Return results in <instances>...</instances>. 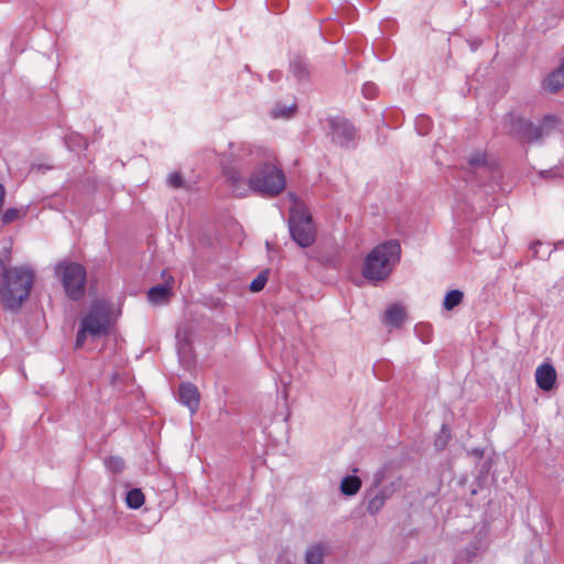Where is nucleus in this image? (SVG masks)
<instances>
[{
    "mask_svg": "<svg viewBox=\"0 0 564 564\" xmlns=\"http://www.w3.org/2000/svg\"><path fill=\"white\" fill-rule=\"evenodd\" d=\"M225 182L232 195L250 192L276 196L285 188V175L275 164L273 151L247 142H230L220 159Z\"/></svg>",
    "mask_w": 564,
    "mask_h": 564,
    "instance_id": "nucleus-1",
    "label": "nucleus"
},
{
    "mask_svg": "<svg viewBox=\"0 0 564 564\" xmlns=\"http://www.w3.org/2000/svg\"><path fill=\"white\" fill-rule=\"evenodd\" d=\"M401 259V246L397 239H390L377 245L365 258L362 264L364 278L378 283L387 280Z\"/></svg>",
    "mask_w": 564,
    "mask_h": 564,
    "instance_id": "nucleus-2",
    "label": "nucleus"
},
{
    "mask_svg": "<svg viewBox=\"0 0 564 564\" xmlns=\"http://www.w3.org/2000/svg\"><path fill=\"white\" fill-rule=\"evenodd\" d=\"M34 280L35 273L28 265L7 268L0 283L3 306L10 311L19 310L29 297Z\"/></svg>",
    "mask_w": 564,
    "mask_h": 564,
    "instance_id": "nucleus-3",
    "label": "nucleus"
},
{
    "mask_svg": "<svg viewBox=\"0 0 564 564\" xmlns=\"http://www.w3.org/2000/svg\"><path fill=\"white\" fill-rule=\"evenodd\" d=\"M54 272L61 279L65 293L70 300L78 301L84 296L87 274L82 264L61 261L55 265Z\"/></svg>",
    "mask_w": 564,
    "mask_h": 564,
    "instance_id": "nucleus-4",
    "label": "nucleus"
},
{
    "mask_svg": "<svg viewBox=\"0 0 564 564\" xmlns=\"http://www.w3.org/2000/svg\"><path fill=\"white\" fill-rule=\"evenodd\" d=\"M289 230L292 239L301 247L307 248L315 242L316 229L311 214L303 208H291Z\"/></svg>",
    "mask_w": 564,
    "mask_h": 564,
    "instance_id": "nucleus-5",
    "label": "nucleus"
},
{
    "mask_svg": "<svg viewBox=\"0 0 564 564\" xmlns=\"http://www.w3.org/2000/svg\"><path fill=\"white\" fill-rule=\"evenodd\" d=\"M375 486L377 488L381 487V489L368 501L367 511L370 514H376L381 510L388 498V494H393L395 490L402 488V480L397 473L387 468L377 474Z\"/></svg>",
    "mask_w": 564,
    "mask_h": 564,
    "instance_id": "nucleus-6",
    "label": "nucleus"
},
{
    "mask_svg": "<svg viewBox=\"0 0 564 564\" xmlns=\"http://www.w3.org/2000/svg\"><path fill=\"white\" fill-rule=\"evenodd\" d=\"M80 324L93 337L106 335L110 324V311L108 305L101 301L94 302L88 313L82 318Z\"/></svg>",
    "mask_w": 564,
    "mask_h": 564,
    "instance_id": "nucleus-7",
    "label": "nucleus"
},
{
    "mask_svg": "<svg viewBox=\"0 0 564 564\" xmlns=\"http://www.w3.org/2000/svg\"><path fill=\"white\" fill-rule=\"evenodd\" d=\"M328 135L332 141L341 148H355L356 129L354 124L345 118L333 117L327 120Z\"/></svg>",
    "mask_w": 564,
    "mask_h": 564,
    "instance_id": "nucleus-8",
    "label": "nucleus"
},
{
    "mask_svg": "<svg viewBox=\"0 0 564 564\" xmlns=\"http://www.w3.org/2000/svg\"><path fill=\"white\" fill-rule=\"evenodd\" d=\"M554 123L555 119L551 117L545 118L539 126H534L523 119H518L514 122L511 132L520 134L522 139L528 142L539 141L549 132Z\"/></svg>",
    "mask_w": 564,
    "mask_h": 564,
    "instance_id": "nucleus-9",
    "label": "nucleus"
},
{
    "mask_svg": "<svg viewBox=\"0 0 564 564\" xmlns=\"http://www.w3.org/2000/svg\"><path fill=\"white\" fill-rule=\"evenodd\" d=\"M200 394L192 382H182L178 387V402L186 406L192 414L199 408Z\"/></svg>",
    "mask_w": 564,
    "mask_h": 564,
    "instance_id": "nucleus-10",
    "label": "nucleus"
},
{
    "mask_svg": "<svg viewBox=\"0 0 564 564\" xmlns=\"http://www.w3.org/2000/svg\"><path fill=\"white\" fill-rule=\"evenodd\" d=\"M556 380L555 368L550 364H542L535 370V381L540 389L550 391L553 389Z\"/></svg>",
    "mask_w": 564,
    "mask_h": 564,
    "instance_id": "nucleus-11",
    "label": "nucleus"
},
{
    "mask_svg": "<svg viewBox=\"0 0 564 564\" xmlns=\"http://www.w3.org/2000/svg\"><path fill=\"white\" fill-rule=\"evenodd\" d=\"M542 88L549 93H557L564 88V62L561 59L560 65L553 69L542 80Z\"/></svg>",
    "mask_w": 564,
    "mask_h": 564,
    "instance_id": "nucleus-12",
    "label": "nucleus"
},
{
    "mask_svg": "<svg viewBox=\"0 0 564 564\" xmlns=\"http://www.w3.org/2000/svg\"><path fill=\"white\" fill-rule=\"evenodd\" d=\"M405 318V311L398 304L390 305L383 314L382 322L389 328L401 327Z\"/></svg>",
    "mask_w": 564,
    "mask_h": 564,
    "instance_id": "nucleus-13",
    "label": "nucleus"
},
{
    "mask_svg": "<svg viewBox=\"0 0 564 564\" xmlns=\"http://www.w3.org/2000/svg\"><path fill=\"white\" fill-rule=\"evenodd\" d=\"M171 295L172 288L167 283L158 284L148 291V301L151 304L158 305L166 302Z\"/></svg>",
    "mask_w": 564,
    "mask_h": 564,
    "instance_id": "nucleus-14",
    "label": "nucleus"
},
{
    "mask_svg": "<svg viewBox=\"0 0 564 564\" xmlns=\"http://www.w3.org/2000/svg\"><path fill=\"white\" fill-rule=\"evenodd\" d=\"M485 544L479 539L477 541L471 542L468 546H466L464 550H462L464 553H466V560L462 561V553H457L453 560V564H469L471 563L477 554L484 550Z\"/></svg>",
    "mask_w": 564,
    "mask_h": 564,
    "instance_id": "nucleus-15",
    "label": "nucleus"
},
{
    "mask_svg": "<svg viewBox=\"0 0 564 564\" xmlns=\"http://www.w3.org/2000/svg\"><path fill=\"white\" fill-rule=\"evenodd\" d=\"M290 70L299 82H306L310 78V66L303 57L293 58L290 62Z\"/></svg>",
    "mask_w": 564,
    "mask_h": 564,
    "instance_id": "nucleus-16",
    "label": "nucleus"
},
{
    "mask_svg": "<svg viewBox=\"0 0 564 564\" xmlns=\"http://www.w3.org/2000/svg\"><path fill=\"white\" fill-rule=\"evenodd\" d=\"M325 546L322 543H315L305 551V564H324Z\"/></svg>",
    "mask_w": 564,
    "mask_h": 564,
    "instance_id": "nucleus-17",
    "label": "nucleus"
},
{
    "mask_svg": "<svg viewBox=\"0 0 564 564\" xmlns=\"http://www.w3.org/2000/svg\"><path fill=\"white\" fill-rule=\"evenodd\" d=\"M296 111V102L290 105L276 102L271 109V117L274 119H289L294 116Z\"/></svg>",
    "mask_w": 564,
    "mask_h": 564,
    "instance_id": "nucleus-18",
    "label": "nucleus"
},
{
    "mask_svg": "<svg viewBox=\"0 0 564 564\" xmlns=\"http://www.w3.org/2000/svg\"><path fill=\"white\" fill-rule=\"evenodd\" d=\"M361 487V480L357 476L348 475L341 479L340 491L345 496L356 495Z\"/></svg>",
    "mask_w": 564,
    "mask_h": 564,
    "instance_id": "nucleus-19",
    "label": "nucleus"
},
{
    "mask_svg": "<svg viewBox=\"0 0 564 564\" xmlns=\"http://www.w3.org/2000/svg\"><path fill=\"white\" fill-rule=\"evenodd\" d=\"M177 338H180V334H177ZM177 355L180 361L188 366L192 362V348L191 344L187 339H178L177 341Z\"/></svg>",
    "mask_w": 564,
    "mask_h": 564,
    "instance_id": "nucleus-20",
    "label": "nucleus"
},
{
    "mask_svg": "<svg viewBox=\"0 0 564 564\" xmlns=\"http://www.w3.org/2000/svg\"><path fill=\"white\" fill-rule=\"evenodd\" d=\"M126 503L130 509H139L144 503V495L141 489L133 488L127 492Z\"/></svg>",
    "mask_w": 564,
    "mask_h": 564,
    "instance_id": "nucleus-21",
    "label": "nucleus"
},
{
    "mask_svg": "<svg viewBox=\"0 0 564 564\" xmlns=\"http://www.w3.org/2000/svg\"><path fill=\"white\" fill-rule=\"evenodd\" d=\"M464 294L459 290L449 291L444 299L443 305L447 311H452L454 307L458 306L463 301Z\"/></svg>",
    "mask_w": 564,
    "mask_h": 564,
    "instance_id": "nucleus-22",
    "label": "nucleus"
},
{
    "mask_svg": "<svg viewBox=\"0 0 564 564\" xmlns=\"http://www.w3.org/2000/svg\"><path fill=\"white\" fill-rule=\"evenodd\" d=\"M104 463L107 470L113 474H120L126 467L124 460L119 456H109L105 458Z\"/></svg>",
    "mask_w": 564,
    "mask_h": 564,
    "instance_id": "nucleus-23",
    "label": "nucleus"
},
{
    "mask_svg": "<svg viewBox=\"0 0 564 564\" xmlns=\"http://www.w3.org/2000/svg\"><path fill=\"white\" fill-rule=\"evenodd\" d=\"M451 438L449 429L447 425L443 424L440 433L435 436L434 445L436 449H443L447 445L448 441Z\"/></svg>",
    "mask_w": 564,
    "mask_h": 564,
    "instance_id": "nucleus-24",
    "label": "nucleus"
},
{
    "mask_svg": "<svg viewBox=\"0 0 564 564\" xmlns=\"http://www.w3.org/2000/svg\"><path fill=\"white\" fill-rule=\"evenodd\" d=\"M267 282H268V272L262 271L251 281V283L249 285V290L254 293L260 292L263 290Z\"/></svg>",
    "mask_w": 564,
    "mask_h": 564,
    "instance_id": "nucleus-25",
    "label": "nucleus"
},
{
    "mask_svg": "<svg viewBox=\"0 0 564 564\" xmlns=\"http://www.w3.org/2000/svg\"><path fill=\"white\" fill-rule=\"evenodd\" d=\"M66 143H67V147L72 151H76L77 149H86L87 148L86 140L79 134H70L66 139Z\"/></svg>",
    "mask_w": 564,
    "mask_h": 564,
    "instance_id": "nucleus-26",
    "label": "nucleus"
},
{
    "mask_svg": "<svg viewBox=\"0 0 564 564\" xmlns=\"http://www.w3.org/2000/svg\"><path fill=\"white\" fill-rule=\"evenodd\" d=\"M468 164L475 169H487L485 154L482 152L473 153L468 159Z\"/></svg>",
    "mask_w": 564,
    "mask_h": 564,
    "instance_id": "nucleus-27",
    "label": "nucleus"
},
{
    "mask_svg": "<svg viewBox=\"0 0 564 564\" xmlns=\"http://www.w3.org/2000/svg\"><path fill=\"white\" fill-rule=\"evenodd\" d=\"M22 215H24V213L18 208H8L3 214H2V223L3 224H10L14 220H17L18 218H20Z\"/></svg>",
    "mask_w": 564,
    "mask_h": 564,
    "instance_id": "nucleus-28",
    "label": "nucleus"
},
{
    "mask_svg": "<svg viewBox=\"0 0 564 564\" xmlns=\"http://www.w3.org/2000/svg\"><path fill=\"white\" fill-rule=\"evenodd\" d=\"M167 185L172 188H181L183 187L184 185V178L183 176L177 173V172H173L169 175L167 180Z\"/></svg>",
    "mask_w": 564,
    "mask_h": 564,
    "instance_id": "nucleus-29",
    "label": "nucleus"
},
{
    "mask_svg": "<svg viewBox=\"0 0 564 564\" xmlns=\"http://www.w3.org/2000/svg\"><path fill=\"white\" fill-rule=\"evenodd\" d=\"M377 86L373 83H365L362 86V94L366 98L372 99L377 95Z\"/></svg>",
    "mask_w": 564,
    "mask_h": 564,
    "instance_id": "nucleus-30",
    "label": "nucleus"
},
{
    "mask_svg": "<svg viewBox=\"0 0 564 564\" xmlns=\"http://www.w3.org/2000/svg\"><path fill=\"white\" fill-rule=\"evenodd\" d=\"M87 335H89L88 330L84 326L80 325V328L76 336L75 348L83 347V345L85 344V340L87 338Z\"/></svg>",
    "mask_w": 564,
    "mask_h": 564,
    "instance_id": "nucleus-31",
    "label": "nucleus"
},
{
    "mask_svg": "<svg viewBox=\"0 0 564 564\" xmlns=\"http://www.w3.org/2000/svg\"><path fill=\"white\" fill-rule=\"evenodd\" d=\"M271 82H279L282 78V73L280 70H271L268 75Z\"/></svg>",
    "mask_w": 564,
    "mask_h": 564,
    "instance_id": "nucleus-32",
    "label": "nucleus"
},
{
    "mask_svg": "<svg viewBox=\"0 0 564 564\" xmlns=\"http://www.w3.org/2000/svg\"><path fill=\"white\" fill-rule=\"evenodd\" d=\"M422 121H423V117L421 115H419L415 120V129H416L419 135L423 134L422 129L420 127Z\"/></svg>",
    "mask_w": 564,
    "mask_h": 564,
    "instance_id": "nucleus-33",
    "label": "nucleus"
},
{
    "mask_svg": "<svg viewBox=\"0 0 564 564\" xmlns=\"http://www.w3.org/2000/svg\"><path fill=\"white\" fill-rule=\"evenodd\" d=\"M6 265H4V262L3 260L0 258V279L2 280L3 278V272H6Z\"/></svg>",
    "mask_w": 564,
    "mask_h": 564,
    "instance_id": "nucleus-34",
    "label": "nucleus"
},
{
    "mask_svg": "<svg viewBox=\"0 0 564 564\" xmlns=\"http://www.w3.org/2000/svg\"><path fill=\"white\" fill-rule=\"evenodd\" d=\"M458 553H462V561L466 560V553H464L463 551H459Z\"/></svg>",
    "mask_w": 564,
    "mask_h": 564,
    "instance_id": "nucleus-35",
    "label": "nucleus"
},
{
    "mask_svg": "<svg viewBox=\"0 0 564 564\" xmlns=\"http://www.w3.org/2000/svg\"><path fill=\"white\" fill-rule=\"evenodd\" d=\"M562 59H563V62H564V57H563Z\"/></svg>",
    "mask_w": 564,
    "mask_h": 564,
    "instance_id": "nucleus-36",
    "label": "nucleus"
},
{
    "mask_svg": "<svg viewBox=\"0 0 564 564\" xmlns=\"http://www.w3.org/2000/svg\"><path fill=\"white\" fill-rule=\"evenodd\" d=\"M288 564H291V563H288Z\"/></svg>",
    "mask_w": 564,
    "mask_h": 564,
    "instance_id": "nucleus-37",
    "label": "nucleus"
}]
</instances>
